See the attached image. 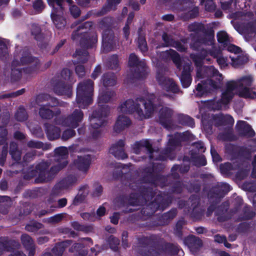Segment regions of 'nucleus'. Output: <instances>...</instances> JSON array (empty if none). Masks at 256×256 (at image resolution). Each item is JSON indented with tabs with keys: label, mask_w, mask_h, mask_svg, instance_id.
Segmentation results:
<instances>
[{
	"label": "nucleus",
	"mask_w": 256,
	"mask_h": 256,
	"mask_svg": "<svg viewBox=\"0 0 256 256\" xmlns=\"http://www.w3.org/2000/svg\"><path fill=\"white\" fill-rule=\"evenodd\" d=\"M254 82V78L251 74L243 76L236 80L228 82L222 94L220 102H209V108L212 110H218L225 108L231 100L236 92L241 97L248 98H256V90L250 89Z\"/></svg>",
	"instance_id": "nucleus-1"
},
{
	"label": "nucleus",
	"mask_w": 256,
	"mask_h": 256,
	"mask_svg": "<svg viewBox=\"0 0 256 256\" xmlns=\"http://www.w3.org/2000/svg\"><path fill=\"white\" fill-rule=\"evenodd\" d=\"M207 78L206 80H202L196 88L197 95L201 96L220 88L222 86L224 76L213 66H200L196 72L198 80Z\"/></svg>",
	"instance_id": "nucleus-2"
},
{
	"label": "nucleus",
	"mask_w": 256,
	"mask_h": 256,
	"mask_svg": "<svg viewBox=\"0 0 256 256\" xmlns=\"http://www.w3.org/2000/svg\"><path fill=\"white\" fill-rule=\"evenodd\" d=\"M150 96V100L146 101L140 99L134 102L132 100H127L118 108L119 113L127 114L136 112L138 114V118L140 120L149 118L154 110L151 100L154 96L152 94Z\"/></svg>",
	"instance_id": "nucleus-3"
},
{
	"label": "nucleus",
	"mask_w": 256,
	"mask_h": 256,
	"mask_svg": "<svg viewBox=\"0 0 256 256\" xmlns=\"http://www.w3.org/2000/svg\"><path fill=\"white\" fill-rule=\"evenodd\" d=\"M114 96L115 94L113 92L100 93L98 96V104L100 106V111L94 112L90 118L92 128H94L92 132L93 137L96 138L98 136V134L100 133V131L97 129L104 124V118L107 116L109 113L108 108L106 106H103L102 104L110 101Z\"/></svg>",
	"instance_id": "nucleus-4"
},
{
	"label": "nucleus",
	"mask_w": 256,
	"mask_h": 256,
	"mask_svg": "<svg viewBox=\"0 0 256 256\" xmlns=\"http://www.w3.org/2000/svg\"><path fill=\"white\" fill-rule=\"evenodd\" d=\"M54 160L56 164L51 168L50 172H47L48 178H42V181H48L50 180L52 176L62 168L65 167L68 162L66 158L68 154V150L66 148L62 146L55 150Z\"/></svg>",
	"instance_id": "nucleus-5"
},
{
	"label": "nucleus",
	"mask_w": 256,
	"mask_h": 256,
	"mask_svg": "<svg viewBox=\"0 0 256 256\" xmlns=\"http://www.w3.org/2000/svg\"><path fill=\"white\" fill-rule=\"evenodd\" d=\"M92 85L93 82L90 80L78 84L77 88L76 101L79 107L84 108L92 102Z\"/></svg>",
	"instance_id": "nucleus-6"
},
{
	"label": "nucleus",
	"mask_w": 256,
	"mask_h": 256,
	"mask_svg": "<svg viewBox=\"0 0 256 256\" xmlns=\"http://www.w3.org/2000/svg\"><path fill=\"white\" fill-rule=\"evenodd\" d=\"M49 6L52 8L51 17L52 19L58 28H64L66 24L65 20L62 16V3L65 0H47ZM68 4H71L72 0H66Z\"/></svg>",
	"instance_id": "nucleus-7"
},
{
	"label": "nucleus",
	"mask_w": 256,
	"mask_h": 256,
	"mask_svg": "<svg viewBox=\"0 0 256 256\" xmlns=\"http://www.w3.org/2000/svg\"><path fill=\"white\" fill-rule=\"evenodd\" d=\"M214 36L212 34L206 35L202 38L198 40V41L194 42L190 44V46L194 50H199V47H202V52L201 56L200 58H198L197 56L192 55V58L196 64L197 66H201V62L202 58L206 57L208 52L204 50V46L211 45L213 44Z\"/></svg>",
	"instance_id": "nucleus-8"
},
{
	"label": "nucleus",
	"mask_w": 256,
	"mask_h": 256,
	"mask_svg": "<svg viewBox=\"0 0 256 256\" xmlns=\"http://www.w3.org/2000/svg\"><path fill=\"white\" fill-rule=\"evenodd\" d=\"M28 63H32V66H37L39 64V61L38 59L33 58L29 54H27L22 58L20 63L16 60L12 62L11 66V74L12 78L14 80L19 78L21 76L22 68H20V64H24Z\"/></svg>",
	"instance_id": "nucleus-9"
},
{
	"label": "nucleus",
	"mask_w": 256,
	"mask_h": 256,
	"mask_svg": "<svg viewBox=\"0 0 256 256\" xmlns=\"http://www.w3.org/2000/svg\"><path fill=\"white\" fill-rule=\"evenodd\" d=\"M82 118L83 114L82 111L76 110L70 116L64 120H58L56 122L63 126L76 128L78 126V123L82 120Z\"/></svg>",
	"instance_id": "nucleus-10"
},
{
	"label": "nucleus",
	"mask_w": 256,
	"mask_h": 256,
	"mask_svg": "<svg viewBox=\"0 0 256 256\" xmlns=\"http://www.w3.org/2000/svg\"><path fill=\"white\" fill-rule=\"evenodd\" d=\"M77 178L75 176L70 175L56 185L54 189L55 194H61L70 186L75 184Z\"/></svg>",
	"instance_id": "nucleus-11"
},
{
	"label": "nucleus",
	"mask_w": 256,
	"mask_h": 256,
	"mask_svg": "<svg viewBox=\"0 0 256 256\" xmlns=\"http://www.w3.org/2000/svg\"><path fill=\"white\" fill-rule=\"evenodd\" d=\"M193 2L186 0H178L174 4V7L176 9L180 11L188 10L190 12V18L195 17L198 14V8H194Z\"/></svg>",
	"instance_id": "nucleus-12"
},
{
	"label": "nucleus",
	"mask_w": 256,
	"mask_h": 256,
	"mask_svg": "<svg viewBox=\"0 0 256 256\" xmlns=\"http://www.w3.org/2000/svg\"><path fill=\"white\" fill-rule=\"evenodd\" d=\"M156 78L159 84L166 91L171 92L173 93H176L178 92V88L172 80L159 74L156 76Z\"/></svg>",
	"instance_id": "nucleus-13"
},
{
	"label": "nucleus",
	"mask_w": 256,
	"mask_h": 256,
	"mask_svg": "<svg viewBox=\"0 0 256 256\" xmlns=\"http://www.w3.org/2000/svg\"><path fill=\"white\" fill-rule=\"evenodd\" d=\"M90 157L88 155H86L84 156H78L74 164L80 172L86 174L90 168Z\"/></svg>",
	"instance_id": "nucleus-14"
},
{
	"label": "nucleus",
	"mask_w": 256,
	"mask_h": 256,
	"mask_svg": "<svg viewBox=\"0 0 256 256\" xmlns=\"http://www.w3.org/2000/svg\"><path fill=\"white\" fill-rule=\"evenodd\" d=\"M172 114V110L168 108L161 109L160 114V122L166 128H171L170 118Z\"/></svg>",
	"instance_id": "nucleus-15"
},
{
	"label": "nucleus",
	"mask_w": 256,
	"mask_h": 256,
	"mask_svg": "<svg viewBox=\"0 0 256 256\" xmlns=\"http://www.w3.org/2000/svg\"><path fill=\"white\" fill-rule=\"evenodd\" d=\"M130 124V119L123 114H119L114 127V130L118 132L128 126Z\"/></svg>",
	"instance_id": "nucleus-16"
},
{
	"label": "nucleus",
	"mask_w": 256,
	"mask_h": 256,
	"mask_svg": "<svg viewBox=\"0 0 256 256\" xmlns=\"http://www.w3.org/2000/svg\"><path fill=\"white\" fill-rule=\"evenodd\" d=\"M190 65L189 62L184 66V70L180 77V81L183 87L186 88H188L191 83L192 78L190 74Z\"/></svg>",
	"instance_id": "nucleus-17"
},
{
	"label": "nucleus",
	"mask_w": 256,
	"mask_h": 256,
	"mask_svg": "<svg viewBox=\"0 0 256 256\" xmlns=\"http://www.w3.org/2000/svg\"><path fill=\"white\" fill-rule=\"evenodd\" d=\"M236 128L242 135L253 136L255 134L250 126L244 121H238L236 125Z\"/></svg>",
	"instance_id": "nucleus-18"
},
{
	"label": "nucleus",
	"mask_w": 256,
	"mask_h": 256,
	"mask_svg": "<svg viewBox=\"0 0 256 256\" xmlns=\"http://www.w3.org/2000/svg\"><path fill=\"white\" fill-rule=\"evenodd\" d=\"M124 142L123 140H120L116 144L114 145L110 148L111 152L117 158L124 159L126 158L123 149Z\"/></svg>",
	"instance_id": "nucleus-19"
},
{
	"label": "nucleus",
	"mask_w": 256,
	"mask_h": 256,
	"mask_svg": "<svg viewBox=\"0 0 256 256\" xmlns=\"http://www.w3.org/2000/svg\"><path fill=\"white\" fill-rule=\"evenodd\" d=\"M21 239L24 246L29 251L28 256H34V248L32 239L26 234L22 235Z\"/></svg>",
	"instance_id": "nucleus-20"
},
{
	"label": "nucleus",
	"mask_w": 256,
	"mask_h": 256,
	"mask_svg": "<svg viewBox=\"0 0 256 256\" xmlns=\"http://www.w3.org/2000/svg\"><path fill=\"white\" fill-rule=\"evenodd\" d=\"M162 57L166 58H171L172 60L176 64L178 68H180V59L178 53L172 50H170L162 52Z\"/></svg>",
	"instance_id": "nucleus-21"
},
{
	"label": "nucleus",
	"mask_w": 256,
	"mask_h": 256,
	"mask_svg": "<svg viewBox=\"0 0 256 256\" xmlns=\"http://www.w3.org/2000/svg\"><path fill=\"white\" fill-rule=\"evenodd\" d=\"M46 132L48 137L50 140H54L59 138L60 131V128L53 125H46Z\"/></svg>",
	"instance_id": "nucleus-22"
},
{
	"label": "nucleus",
	"mask_w": 256,
	"mask_h": 256,
	"mask_svg": "<svg viewBox=\"0 0 256 256\" xmlns=\"http://www.w3.org/2000/svg\"><path fill=\"white\" fill-rule=\"evenodd\" d=\"M231 60V65L234 68H238L246 63L248 60V58L244 54L237 56L236 57L230 56Z\"/></svg>",
	"instance_id": "nucleus-23"
},
{
	"label": "nucleus",
	"mask_w": 256,
	"mask_h": 256,
	"mask_svg": "<svg viewBox=\"0 0 256 256\" xmlns=\"http://www.w3.org/2000/svg\"><path fill=\"white\" fill-rule=\"evenodd\" d=\"M214 120L217 124H232L234 122L233 118L230 115L224 116L220 114L215 118Z\"/></svg>",
	"instance_id": "nucleus-24"
},
{
	"label": "nucleus",
	"mask_w": 256,
	"mask_h": 256,
	"mask_svg": "<svg viewBox=\"0 0 256 256\" xmlns=\"http://www.w3.org/2000/svg\"><path fill=\"white\" fill-rule=\"evenodd\" d=\"M145 147L151 152L152 145L148 140H143L140 142H136L134 147V152L138 154L139 153L141 148Z\"/></svg>",
	"instance_id": "nucleus-25"
},
{
	"label": "nucleus",
	"mask_w": 256,
	"mask_h": 256,
	"mask_svg": "<svg viewBox=\"0 0 256 256\" xmlns=\"http://www.w3.org/2000/svg\"><path fill=\"white\" fill-rule=\"evenodd\" d=\"M103 83L105 86H114L116 83V78L114 74L108 73L103 76Z\"/></svg>",
	"instance_id": "nucleus-26"
},
{
	"label": "nucleus",
	"mask_w": 256,
	"mask_h": 256,
	"mask_svg": "<svg viewBox=\"0 0 256 256\" xmlns=\"http://www.w3.org/2000/svg\"><path fill=\"white\" fill-rule=\"evenodd\" d=\"M210 54L214 58H216V60L221 68H226L228 66L229 62L227 58H224L220 55L218 53L215 54L214 52H210Z\"/></svg>",
	"instance_id": "nucleus-27"
},
{
	"label": "nucleus",
	"mask_w": 256,
	"mask_h": 256,
	"mask_svg": "<svg viewBox=\"0 0 256 256\" xmlns=\"http://www.w3.org/2000/svg\"><path fill=\"white\" fill-rule=\"evenodd\" d=\"M88 187L87 186H84L81 188L80 190L78 196L74 200V204H76L82 200L88 194Z\"/></svg>",
	"instance_id": "nucleus-28"
},
{
	"label": "nucleus",
	"mask_w": 256,
	"mask_h": 256,
	"mask_svg": "<svg viewBox=\"0 0 256 256\" xmlns=\"http://www.w3.org/2000/svg\"><path fill=\"white\" fill-rule=\"evenodd\" d=\"M217 38L218 42L222 44L223 46L230 42L228 34L224 31L218 32L217 34Z\"/></svg>",
	"instance_id": "nucleus-29"
},
{
	"label": "nucleus",
	"mask_w": 256,
	"mask_h": 256,
	"mask_svg": "<svg viewBox=\"0 0 256 256\" xmlns=\"http://www.w3.org/2000/svg\"><path fill=\"white\" fill-rule=\"evenodd\" d=\"M10 154L12 155V158L16 161L20 160V152L17 150L16 144L14 143L10 144Z\"/></svg>",
	"instance_id": "nucleus-30"
},
{
	"label": "nucleus",
	"mask_w": 256,
	"mask_h": 256,
	"mask_svg": "<svg viewBox=\"0 0 256 256\" xmlns=\"http://www.w3.org/2000/svg\"><path fill=\"white\" fill-rule=\"evenodd\" d=\"M40 114L44 118H50L53 116L52 110H50L46 106H43L40 108Z\"/></svg>",
	"instance_id": "nucleus-31"
},
{
	"label": "nucleus",
	"mask_w": 256,
	"mask_h": 256,
	"mask_svg": "<svg viewBox=\"0 0 256 256\" xmlns=\"http://www.w3.org/2000/svg\"><path fill=\"white\" fill-rule=\"evenodd\" d=\"M8 54V48L6 40L0 38V58H4Z\"/></svg>",
	"instance_id": "nucleus-32"
},
{
	"label": "nucleus",
	"mask_w": 256,
	"mask_h": 256,
	"mask_svg": "<svg viewBox=\"0 0 256 256\" xmlns=\"http://www.w3.org/2000/svg\"><path fill=\"white\" fill-rule=\"evenodd\" d=\"M68 243V241H66L56 246L53 249L54 253L56 256H62L64 250V247L66 246Z\"/></svg>",
	"instance_id": "nucleus-33"
},
{
	"label": "nucleus",
	"mask_w": 256,
	"mask_h": 256,
	"mask_svg": "<svg viewBox=\"0 0 256 256\" xmlns=\"http://www.w3.org/2000/svg\"><path fill=\"white\" fill-rule=\"evenodd\" d=\"M200 4L204 5L206 10L208 11H212L216 8V5L212 0H201Z\"/></svg>",
	"instance_id": "nucleus-34"
},
{
	"label": "nucleus",
	"mask_w": 256,
	"mask_h": 256,
	"mask_svg": "<svg viewBox=\"0 0 256 256\" xmlns=\"http://www.w3.org/2000/svg\"><path fill=\"white\" fill-rule=\"evenodd\" d=\"M42 224L40 223L34 222L31 224H28L26 226V229L29 232H35L36 230L41 228Z\"/></svg>",
	"instance_id": "nucleus-35"
},
{
	"label": "nucleus",
	"mask_w": 256,
	"mask_h": 256,
	"mask_svg": "<svg viewBox=\"0 0 256 256\" xmlns=\"http://www.w3.org/2000/svg\"><path fill=\"white\" fill-rule=\"evenodd\" d=\"M134 18V14L133 13H130L128 15V18L127 24H126L124 28L123 31L124 33V35L126 38H127L129 34V27L128 24H130Z\"/></svg>",
	"instance_id": "nucleus-36"
},
{
	"label": "nucleus",
	"mask_w": 256,
	"mask_h": 256,
	"mask_svg": "<svg viewBox=\"0 0 256 256\" xmlns=\"http://www.w3.org/2000/svg\"><path fill=\"white\" fill-rule=\"evenodd\" d=\"M16 118L19 121H23L26 119L27 116L24 108H20L16 114Z\"/></svg>",
	"instance_id": "nucleus-37"
},
{
	"label": "nucleus",
	"mask_w": 256,
	"mask_h": 256,
	"mask_svg": "<svg viewBox=\"0 0 256 256\" xmlns=\"http://www.w3.org/2000/svg\"><path fill=\"white\" fill-rule=\"evenodd\" d=\"M33 7L36 12H40L44 10V6L42 0H36L34 2Z\"/></svg>",
	"instance_id": "nucleus-38"
},
{
	"label": "nucleus",
	"mask_w": 256,
	"mask_h": 256,
	"mask_svg": "<svg viewBox=\"0 0 256 256\" xmlns=\"http://www.w3.org/2000/svg\"><path fill=\"white\" fill-rule=\"evenodd\" d=\"M228 52H234V54H238L240 52V48L230 44L229 42L228 44L224 46Z\"/></svg>",
	"instance_id": "nucleus-39"
},
{
	"label": "nucleus",
	"mask_w": 256,
	"mask_h": 256,
	"mask_svg": "<svg viewBox=\"0 0 256 256\" xmlns=\"http://www.w3.org/2000/svg\"><path fill=\"white\" fill-rule=\"evenodd\" d=\"M138 44L140 49L142 52H145L147 50V46L146 40L144 38L140 36L138 39Z\"/></svg>",
	"instance_id": "nucleus-40"
},
{
	"label": "nucleus",
	"mask_w": 256,
	"mask_h": 256,
	"mask_svg": "<svg viewBox=\"0 0 256 256\" xmlns=\"http://www.w3.org/2000/svg\"><path fill=\"white\" fill-rule=\"evenodd\" d=\"M74 134V131L72 128L68 129L64 132L62 136V138L63 140H67L73 136Z\"/></svg>",
	"instance_id": "nucleus-41"
},
{
	"label": "nucleus",
	"mask_w": 256,
	"mask_h": 256,
	"mask_svg": "<svg viewBox=\"0 0 256 256\" xmlns=\"http://www.w3.org/2000/svg\"><path fill=\"white\" fill-rule=\"evenodd\" d=\"M63 218L62 214H58L48 218V222L50 223H56L60 222Z\"/></svg>",
	"instance_id": "nucleus-42"
},
{
	"label": "nucleus",
	"mask_w": 256,
	"mask_h": 256,
	"mask_svg": "<svg viewBox=\"0 0 256 256\" xmlns=\"http://www.w3.org/2000/svg\"><path fill=\"white\" fill-rule=\"evenodd\" d=\"M7 132L6 129L4 127H0V138L2 140H0V144H2L6 141Z\"/></svg>",
	"instance_id": "nucleus-43"
},
{
	"label": "nucleus",
	"mask_w": 256,
	"mask_h": 256,
	"mask_svg": "<svg viewBox=\"0 0 256 256\" xmlns=\"http://www.w3.org/2000/svg\"><path fill=\"white\" fill-rule=\"evenodd\" d=\"M82 216L84 219H86L90 221H95L97 220V218L95 216V214L90 213H83Z\"/></svg>",
	"instance_id": "nucleus-44"
},
{
	"label": "nucleus",
	"mask_w": 256,
	"mask_h": 256,
	"mask_svg": "<svg viewBox=\"0 0 256 256\" xmlns=\"http://www.w3.org/2000/svg\"><path fill=\"white\" fill-rule=\"evenodd\" d=\"M138 58L134 54H132L130 56L128 64L130 66H136L138 64Z\"/></svg>",
	"instance_id": "nucleus-45"
},
{
	"label": "nucleus",
	"mask_w": 256,
	"mask_h": 256,
	"mask_svg": "<svg viewBox=\"0 0 256 256\" xmlns=\"http://www.w3.org/2000/svg\"><path fill=\"white\" fill-rule=\"evenodd\" d=\"M70 10L71 12V14L74 18L78 17L80 14V10L78 8L75 6H72L70 8Z\"/></svg>",
	"instance_id": "nucleus-46"
},
{
	"label": "nucleus",
	"mask_w": 256,
	"mask_h": 256,
	"mask_svg": "<svg viewBox=\"0 0 256 256\" xmlns=\"http://www.w3.org/2000/svg\"><path fill=\"white\" fill-rule=\"evenodd\" d=\"M184 121L182 122L184 124H186L190 127H193L194 125L193 120L188 116L184 117Z\"/></svg>",
	"instance_id": "nucleus-47"
},
{
	"label": "nucleus",
	"mask_w": 256,
	"mask_h": 256,
	"mask_svg": "<svg viewBox=\"0 0 256 256\" xmlns=\"http://www.w3.org/2000/svg\"><path fill=\"white\" fill-rule=\"evenodd\" d=\"M112 68H116L118 66V60L116 56H113L110 60Z\"/></svg>",
	"instance_id": "nucleus-48"
},
{
	"label": "nucleus",
	"mask_w": 256,
	"mask_h": 256,
	"mask_svg": "<svg viewBox=\"0 0 256 256\" xmlns=\"http://www.w3.org/2000/svg\"><path fill=\"white\" fill-rule=\"evenodd\" d=\"M210 152L214 162H218L220 160L219 155L218 154V153L214 148H211Z\"/></svg>",
	"instance_id": "nucleus-49"
},
{
	"label": "nucleus",
	"mask_w": 256,
	"mask_h": 256,
	"mask_svg": "<svg viewBox=\"0 0 256 256\" xmlns=\"http://www.w3.org/2000/svg\"><path fill=\"white\" fill-rule=\"evenodd\" d=\"M76 72L79 76H82L84 74V70L82 66L78 65L76 68Z\"/></svg>",
	"instance_id": "nucleus-50"
},
{
	"label": "nucleus",
	"mask_w": 256,
	"mask_h": 256,
	"mask_svg": "<svg viewBox=\"0 0 256 256\" xmlns=\"http://www.w3.org/2000/svg\"><path fill=\"white\" fill-rule=\"evenodd\" d=\"M105 208L103 206H100L98 209L96 211V214H95V216L96 217L97 220H98L100 216H104L105 214Z\"/></svg>",
	"instance_id": "nucleus-51"
},
{
	"label": "nucleus",
	"mask_w": 256,
	"mask_h": 256,
	"mask_svg": "<svg viewBox=\"0 0 256 256\" xmlns=\"http://www.w3.org/2000/svg\"><path fill=\"white\" fill-rule=\"evenodd\" d=\"M173 46L179 51H184L186 48V47L184 44L179 42H174Z\"/></svg>",
	"instance_id": "nucleus-52"
},
{
	"label": "nucleus",
	"mask_w": 256,
	"mask_h": 256,
	"mask_svg": "<svg viewBox=\"0 0 256 256\" xmlns=\"http://www.w3.org/2000/svg\"><path fill=\"white\" fill-rule=\"evenodd\" d=\"M24 92V89L22 88L20 90H18L16 92H14L10 94H9L7 95H6V96L7 97H16L22 94Z\"/></svg>",
	"instance_id": "nucleus-53"
},
{
	"label": "nucleus",
	"mask_w": 256,
	"mask_h": 256,
	"mask_svg": "<svg viewBox=\"0 0 256 256\" xmlns=\"http://www.w3.org/2000/svg\"><path fill=\"white\" fill-rule=\"evenodd\" d=\"M48 166V165L47 162H42L36 166V168L38 170L42 172L45 170Z\"/></svg>",
	"instance_id": "nucleus-54"
},
{
	"label": "nucleus",
	"mask_w": 256,
	"mask_h": 256,
	"mask_svg": "<svg viewBox=\"0 0 256 256\" xmlns=\"http://www.w3.org/2000/svg\"><path fill=\"white\" fill-rule=\"evenodd\" d=\"M222 7L224 10H228L230 8V5L231 4L232 0H220V1Z\"/></svg>",
	"instance_id": "nucleus-55"
},
{
	"label": "nucleus",
	"mask_w": 256,
	"mask_h": 256,
	"mask_svg": "<svg viewBox=\"0 0 256 256\" xmlns=\"http://www.w3.org/2000/svg\"><path fill=\"white\" fill-rule=\"evenodd\" d=\"M226 237L222 236L216 235L214 236V240L218 243H223L226 241Z\"/></svg>",
	"instance_id": "nucleus-56"
},
{
	"label": "nucleus",
	"mask_w": 256,
	"mask_h": 256,
	"mask_svg": "<svg viewBox=\"0 0 256 256\" xmlns=\"http://www.w3.org/2000/svg\"><path fill=\"white\" fill-rule=\"evenodd\" d=\"M41 145V144L34 141H30L28 143V146L32 148H40Z\"/></svg>",
	"instance_id": "nucleus-57"
},
{
	"label": "nucleus",
	"mask_w": 256,
	"mask_h": 256,
	"mask_svg": "<svg viewBox=\"0 0 256 256\" xmlns=\"http://www.w3.org/2000/svg\"><path fill=\"white\" fill-rule=\"evenodd\" d=\"M100 68L99 66H98L94 69L93 73L92 74V77L93 78L95 79L97 78L98 75L100 74Z\"/></svg>",
	"instance_id": "nucleus-58"
},
{
	"label": "nucleus",
	"mask_w": 256,
	"mask_h": 256,
	"mask_svg": "<svg viewBox=\"0 0 256 256\" xmlns=\"http://www.w3.org/2000/svg\"><path fill=\"white\" fill-rule=\"evenodd\" d=\"M7 154L6 150H4L2 153V158H0V164L3 165Z\"/></svg>",
	"instance_id": "nucleus-59"
},
{
	"label": "nucleus",
	"mask_w": 256,
	"mask_h": 256,
	"mask_svg": "<svg viewBox=\"0 0 256 256\" xmlns=\"http://www.w3.org/2000/svg\"><path fill=\"white\" fill-rule=\"evenodd\" d=\"M118 214L117 213H115L114 215L110 218V221L114 224H117L118 222Z\"/></svg>",
	"instance_id": "nucleus-60"
},
{
	"label": "nucleus",
	"mask_w": 256,
	"mask_h": 256,
	"mask_svg": "<svg viewBox=\"0 0 256 256\" xmlns=\"http://www.w3.org/2000/svg\"><path fill=\"white\" fill-rule=\"evenodd\" d=\"M67 203V200L65 198L60 199L58 200V207L62 208Z\"/></svg>",
	"instance_id": "nucleus-61"
},
{
	"label": "nucleus",
	"mask_w": 256,
	"mask_h": 256,
	"mask_svg": "<svg viewBox=\"0 0 256 256\" xmlns=\"http://www.w3.org/2000/svg\"><path fill=\"white\" fill-rule=\"evenodd\" d=\"M92 26V23L90 22H86L82 24L80 28H81L88 29Z\"/></svg>",
	"instance_id": "nucleus-62"
},
{
	"label": "nucleus",
	"mask_w": 256,
	"mask_h": 256,
	"mask_svg": "<svg viewBox=\"0 0 256 256\" xmlns=\"http://www.w3.org/2000/svg\"><path fill=\"white\" fill-rule=\"evenodd\" d=\"M198 28V24H192L188 26L190 31H197Z\"/></svg>",
	"instance_id": "nucleus-63"
},
{
	"label": "nucleus",
	"mask_w": 256,
	"mask_h": 256,
	"mask_svg": "<svg viewBox=\"0 0 256 256\" xmlns=\"http://www.w3.org/2000/svg\"><path fill=\"white\" fill-rule=\"evenodd\" d=\"M252 165L254 168L252 172V176L253 177L256 178V156H255L254 160L252 162Z\"/></svg>",
	"instance_id": "nucleus-64"
}]
</instances>
